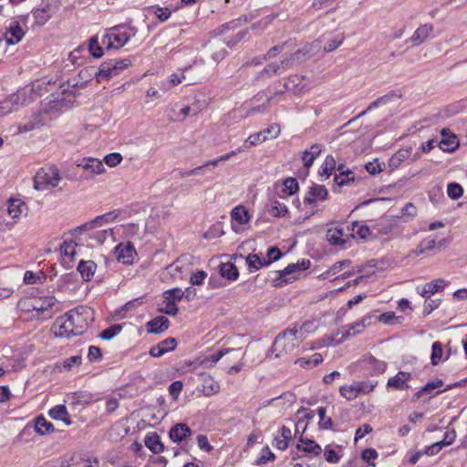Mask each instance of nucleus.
I'll return each instance as SVG.
<instances>
[{
    "instance_id": "nucleus-1",
    "label": "nucleus",
    "mask_w": 467,
    "mask_h": 467,
    "mask_svg": "<svg viewBox=\"0 0 467 467\" xmlns=\"http://www.w3.org/2000/svg\"><path fill=\"white\" fill-rule=\"evenodd\" d=\"M93 320L94 310L88 306H79L57 318L52 329L58 337L79 336L86 331Z\"/></svg>"
},
{
    "instance_id": "nucleus-2",
    "label": "nucleus",
    "mask_w": 467,
    "mask_h": 467,
    "mask_svg": "<svg viewBox=\"0 0 467 467\" xmlns=\"http://www.w3.org/2000/svg\"><path fill=\"white\" fill-rule=\"evenodd\" d=\"M307 323L303 324L297 328L296 326L288 327L280 333L275 339L273 350L276 352V357H281L295 350L306 337Z\"/></svg>"
},
{
    "instance_id": "nucleus-3",
    "label": "nucleus",
    "mask_w": 467,
    "mask_h": 467,
    "mask_svg": "<svg viewBox=\"0 0 467 467\" xmlns=\"http://www.w3.org/2000/svg\"><path fill=\"white\" fill-rule=\"evenodd\" d=\"M123 27L122 25H119L108 30L102 38V45L105 46L106 49H119L124 47L137 33V30L132 26L129 28L130 32H121L120 29Z\"/></svg>"
},
{
    "instance_id": "nucleus-4",
    "label": "nucleus",
    "mask_w": 467,
    "mask_h": 467,
    "mask_svg": "<svg viewBox=\"0 0 467 467\" xmlns=\"http://www.w3.org/2000/svg\"><path fill=\"white\" fill-rule=\"evenodd\" d=\"M61 181L57 168L46 166L39 169L34 177V187L37 191H46L57 187Z\"/></svg>"
},
{
    "instance_id": "nucleus-5",
    "label": "nucleus",
    "mask_w": 467,
    "mask_h": 467,
    "mask_svg": "<svg viewBox=\"0 0 467 467\" xmlns=\"http://www.w3.org/2000/svg\"><path fill=\"white\" fill-rule=\"evenodd\" d=\"M377 385V380L355 381L340 387L339 393L348 400H353L361 394L372 392Z\"/></svg>"
},
{
    "instance_id": "nucleus-6",
    "label": "nucleus",
    "mask_w": 467,
    "mask_h": 467,
    "mask_svg": "<svg viewBox=\"0 0 467 467\" xmlns=\"http://www.w3.org/2000/svg\"><path fill=\"white\" fill-rule=\"evenodd\" d=\"M57 303L54 296H47L43 299L35 300L32 304L27 306L26 311L32 310L36 314L34 317L37 318H50L54 314L53 307Z\"/></svg>"
},
{
    "instance_id": "nucleus-7",
    "label": "nucleus",
    "mask_w": 467,
    "mask_h": 467,
    "mask_svg": "<svg viewBox=\"0 0 467 467\" xmlns=\"http://www.w3.org/2000/svg\"><path fill=\"white\" fill-rule=\"evenodd\" d=\"M119 214H120L119 210H114V211L109 212L105 214L97 216L95 219L78 226L77 228V231L82 233V232H86V231H91L97 227H102L106 223L114 222Z\"/></svg>"
},
{
    "instance_id": "nucleus-8",
    "label": "nucleus",
    "mask_w": 467,
    "mask_h": 467,
    "mask_svg": "<svg viewBox=\"0 0 467 467\" xmlns=\"http://www.w3.org/2000/svg\"><path fill=\"white\" fill-rule=\"evenodd\" d=\"M296 57V53L290 54L289 56L285 57L280 62L271 63V64L267 65L260 72V77L261 78H269L275 74L281 73V72L290 68L293 66V61Z\"/></svg>"
},
{
    "instance_id": "nucleus-9",
    "label": "nucleus",
    "mask_w": 467,
    "mask_h": 467,
    "mask_svg": "<svg viewBox=\"0 0 467 467\" xmlns=\"http://www.w3.org/2000/svg\"><path fill=\"white\" fill-rule=\"evenodd\" d=\"M114 254L118 262L129 265L132 264L136 250L130 242L120 243L115 247Z\"/></svg>"
},
{
    "instance_id": "nucleus-10",
    "label": "nucleus",
    "mask_w": 467,
    "mask_h": 467,
    "mask_svg": "<svg viewBox=\"0 0 467 467\" xmlns=\"http://www.w3.org/2000/svg\"><path fill=\"white\" fill-rule=\"evenodd\" d=\"M25 36V31L20 26V22L16 19H12L5 28L4 34L5 40L7 45H16L19 43Z\"/></svg>"
},
{
    "instance_id": "nucleus-11",
    "label": "nucleus",
    "mask_w": 467,
    "mask_h": 467,
    "mask_svg": "<svg viewBox=\"0 0 467 467\" xmlns=\"http://www.w3.org/2000/svg\"><path fill=\"white\" fill-rule=\"evenodd\" d=\"M177 341L174 337H168L150 348V355L153 358H160L164 354L176 348Z\"/></svg>"
},
{
    "instance_id": "nucleus-12",
    "label": "nucleus",
    "mask_w": 467,
    "mask_h": 467,
    "mask_svg": "<svg viewBox=\"0 0 467 467\" xmlns=\"http://www.w3.org/2000/svg\"><path fill=\"white\" fill-rule=\"evenodd\" d=\"M327 197L328 192L324 185H314L306 193L304 202L313 205L317 201H325Z\"/></svg>"
},
{
    "instance_id": "nucleus-13",
    "label": "nucleus",
    "mask_w": 467,
    "mask_h": 467,
    "mask_svg": "<svg viewBox=\"0 0 467 467\" xmlns=\"http://www.w3.org/2000/svg\"><path fill=\"white\" fill-rule=\"evenodd\" d=\"M445 287V280L442 278H438L433 282L427 283L420 289L419 286L417 287L418 294L422 297L430 298L431 295H434L438 292H441Z\"/></svg>"
},
{
    "instance_id": "nucleus-14",
    "label": "nucleus",
    "mask_w": 467,
    "mask_h": 467,
    "mask_svg": "<svg viewBox=\"0 0 467 467\" xmlns=\"http://www.w3.org/2000/svg\"><path fill=\"white\" fill-rule=\"evenodd\" d=\"M350 232H348L347 227L338 226L327 233V239L330 244L334 245H341L347 243L348 238L350 236Z\"/></svg>"
},
{
    "instance_id": "nucleus-15",
    "label": "nucleus",
    "mask_w": 467,
    "mask_h": 467,
    "mask_svg": "<svg viewBox=\"0 0 467 467\" xmlns=\"http://www.w3.org/2000/svg\"><path fill=\"white\" fill-rule=\"evenodd\" d=\"M410 378V372L400 371L394 377L389 379L387 386L400 390L407 389H409L408 381Z\"/></svg>"
},
{
    "instance_id": "nucleus-16",
    "label": "nucleus",
    "mask_w": 467,
    "mask_h": 467,
    "mask_svg": "<svg viewBox=\"0 0 467 467\" xmlns=\"http://www.w3.org/2000/svg\"><path fill=\"white\" fill-rule=\"evenodd\" d=\"M433 31V26L431 24H424L420 26L415 32L413 33L412 36L410 37V41L412 42V45L414 47H417L423 43L425 40H427Z\"/></svg>"
},
{
    "instance_id": "nucleus-17",
    "label": "nucleus",
    "mask_w": 467,
    "mask_h": 467,
    "mask_svg": "<svg viewBox=\"0 0 467 467\" xmlns=\"http://www.w3.org/2000/svg\"><path fill=\"white\" fill-rule=\"evenodd\" d=\"M191 433L192 431L187 424L177 423L171 429L169 436L172 441L179 443L184 441Z\"/></svg>"
},
{
    "instance_id": "nucleus-18",
    "label": "nucleus",
    "mask_w": 467,
    "mask_h": 467,
    "mask_svg": "<svg viewBox=\"0 0 467 467\" xmlns=\"http://www.w3.org/2000/svg\"><path fill=\"white\" fill-rule=\"evenodd\" d=\"M169 324L170 321L166 317L158 316L146 324V328L149 333L159 334L165 331Z\"/></svg>"
},
{
    "instance_id": "nucleus-19",
    "label": "nucleus",
    "mask_w": 467,
    "mask_h": 467,
    "mask_svg": "<svg viewBox=\"0 0 467 467\" xmlns=\"http://www.w3.org/2000/svg\"><path fill=\"white\" fill-rule=\"evenodd\" d=\"M116 66L114 65L113 59H109L103 62L99 71L96 73L97 80H108L110 78L117 76V70L115 69Z\"/></svg>"
},
{
    "instance_id": "nucleus-20",
    "label": "nucleus",
    "mask_w": 467,
    "mask_h": 467,
    "mask_svg": "<svg viewBox=\"0 0 467 467\" xmlns=\"http://www.w3.org/2000/svg\"><path fill=\"white\" fill-rule=\"evenodd\" d=\"M362 363L367 369L376 374L383 373L387 368V364L384 361L379 360L371 355L364 357Z\"/></svg>"
},
{
    "instance_id": "nucleus-21",
    "label": "nucleus",
    "mask_w": 467,
    "mask_h": 467,
    "mask_svg": "<svg viewBox=\"0 0 467 467\" xmlns=\"http://www.w3.org/2000/svg\"><path fill=\"white\" fill-rule=\"evenodd\" d=\"M78 167H82L83 170L89 171L91 174H101L105 171V168L102 162L94 158H88L81 161Z\"/></svg>"
},
{
    "instance_id": "nucleus-22",
    "label": "nucleus",
    "mask_w": 467,
    "mask_h": 467,
    "mask_svg": "<svg viewBox=\"0 0 467 467\" xmlns=\"http://www.w3.org/2000/svg\"><path fill=\"white\" fill-rule=\"evenodd\" d=\"M412 149L410 147L399 150L391 156L389 161V166L391 170L397 169L404 161L411 157Z\"/></svg>"
},
{
    "instance_id": "nucleus-23",
    "label": "nucleus",
    "mask_w": 467,
    "mask_h": 467,
    "mask_svg": "<svg viewBox=\"0 0 467 467\" xmlns=\"http://www.w3.org/2000/svg\"><path fill=\"white\" fill-rule=\"evenodd\" d=\"M347 230L348 232H350L349 234L353 238L358 237L360 239H366L370 234V230L367 224L360 223L357 221L348 224Z\"/></svg>"
},
{
    "instance_id": "nucleus-24",
    "label": "nucleus",
    "mask_w": 467,
    "mask_h": 467,
    "mask_svg": "<svg viewBox=\"0 0 467 467\" xmlns=\"http://www.w3.org/2000/svg\"><path fill=\"white\" fill-rule=\"evenodd\" d=\"M442 139L439 142V147L443 151H453L459 146L458 139L453 134H447L446 130H441Z\"/></svg>"
},
{
    "instance_id": "nucleus-25",
    "label": "nucleus",
    "mask_w": 467,
    "mask_h": 467,
    "mask_svg": "<svg viewBox=\"0 0 467 467\" xmlns=\"http://www.w3.org/2000/svg\"><path fill=\"white\" fill-rule=\"evenodd\" d=\"M146 447L153 453L158 454L164 451V445L156 432H150L144 440Z\"/></svg>"
},
{
    "instance_id": "nucleus-26",
    "label": "nucleus",
    "mask_w": 467,
    "mask_h": 467,
    "mask_svg": "<svg viewBox=\"0 0 467 467\" xmlns=\"http://www.w3.org/2000/svg\"><path fill=\"white\" fill-rule=\"evenodd\" d=\"M33 16L36 25L44 26L53 16L52 6L47 4L39 8H36L34 10Z\"/></svg>"
},
{
    "instance_id": "nucleus-27",
    "label": "nucleus",
    "mask_w": 467,
    "mask_h": 467,
    "mask_svg": "<svg viewBox=\"0 0 467 467\" xmlns=\"http://www.w3.org/2000/svg\"><path fill=\"white\" fill-rule=\"evenodd\" d=\"M292 439V431L286 427L283 426L279 430V434L275 438V446L278 450L285 451L288 447L289 441Z\"/></svg>"
},
{
    "instance_id": "nucleus-28",
    "label": "nucleus",
    "mask_w": 467,
    "mask_h": 467,
    "mask_svg": "<svg viewBox=\"0 0 467 467\" xmlns=\"http://www.w3.org/2000/svg\"><path fill=\"white\" fill-rule=\"evenodd\" d=\"M48 415L56 420H62L66 425H71V420L65 405H57L51 408Z\"/></svg>"
},
{
    "instance_id": "nucleus-29",
    "label": "nucleus",
    "mask_w": 467,
    "mask_h": 467,
    "mask_svg": "<svg viewBox=\"0 0 467 467\" xmlns=\"http://www.w3.org/2000/svg\"><path fill=\"white\" fill-rule=\"evenodd\" d=\"M77 269L85 281H89L94 276V274L97 269V265L91 260H80Z\"/></svg>"
},
{
    "instance_id": "nucleus-30",
    "label": "nucleus",
    "mask_w": 467,
    "mask_h": 467,
    "mask_svg": "<svg viewBox=\"0 0 467 467\" xmlns=\"http://www.w3.org/2000/svg\"><path fill=\"white\" fill-rule=\"evenodd\" d=\"M202 380V392L205 396H213L219 392L220 385L212 376L203 374Z\"/></svg>"
},
{
    "instance_id": "nucleus-31",
    "label": "nucleus",
    "mask_w": 467,
    "mask_h": 467,
    "mask_svg": "<svg viewBox=\"0 0 467 467\" xmlns=\"http://www.w3.org/2000/svg\"><path fill=\"white\" fill-rule=\"evenodd\" d=\"M321 144H313L309 150H306L302 156L305 167L309 168L312 166L316 158L321 153Z\"/></svg>"
},
{
    "instance_id": "nucleus-32",
    "label": "nucleus",
    "mask_w": 467,
    "mask_h": 467,
    "mask_svg": "<svg viewBox=\"0 0 467 467\" xmlns=\"http://www.w3.org/2000/svg\"><path fill=\"white\" fill-rule=\"evenodd\" d=\"M245 263L249 272L251 273L255 272L264 266H266L265 265V258L257 254H248L245 258Z\"/></svg>"
},
{
    "instance_id": "nucleus-33",
    "label": "nucleus",
    "mask_w": 467,
    "mask_h": 467,
    "mask_svg": "<svg viewBox=\"0 0 467 467\" xmlns=\"http://www.w3.org/2000/svg\"><path fill=\"white\" fill-rule=\"evenodd\" d=\"M296 279V276L286 277L284 271H275L268 275V280L274 286H281L284 284L291 283Z\"/></svg>"
},
{
    "instance_id": "nucleus-34",
    "label": "nucleus",
    "mask_w": 467,
    "mask_h": 467,
    "mask_svg": "<svg viewBox=\"0 0 467 467\" xmlns=\"http://www.w3.org/2000/svg\"><path fill=\"white\" fill-rule=\"evenodd\" d=\"M300 441L303 443L297 444V449L305 452L313 453L314 455H319L322 451L321 446L316 443L312 440L301 438Z\"/></svg>"
},
{
    "instance_id": "nucleus-35",
    "label": "nucleus",
    "mask_w": 467,
    "mask_h": 467,
    "mask_svg": "<svg viewBox=\"0 0 467 467\" xmlns=\"http://www.w3.org/2000/svg\"><path fill=\"white\" fill-rule=\"evenodd\" d=\"M78 244L73 240L64 241L60 246L61 254L67 257L69 261H73L77 254Z\"/></svg>"
},
{
    "instance_id": "nucleus-36",
    "label": "nucleus",
    "mask_w": 467,
    "mask_h": 467,
    "mask_svg": "<svg viewBox=\"0 0 467 467\" xmlns=\"http://www.w3.org/2000/svg\"><path fill=\"white\" fill-rule=\"evenodd\" d=\"M26 209L25 203L19 200H10L7 206V213L12 219H17L21 216Z\"/></svg>"
},
{
    "instance_id": "nucleus-37",
    "label": "nucleus",
    "mask_w": 467,
    "mask_h": 467,
    "mask_svg": "<svg viewBox=\"0 0 467 467\" xmlns=\"http://www.w3.org/2000/svg\"><path fill=\"white\" fill-rule=\"evenodd\" d=\"M220 274L229 280H236L239 275L238 269L233 263L221 264Z\"/></svg>"
},
{
    "instance_id": "nucleus-38",
    "label": "nucleus",
    "mask_w": 467,
    "mask_h": 467,
    "mask_svg": "<svg viewBox=\"0 0 467 467\" xmlns=\"http://www.w3.org/2000/svg\"><path fill=\"white\" fill-rule=\"evenodd\" d=\"M35 430L40 435H44L54 431V426L51 422L47 421L45 417L39 416L36 420Z\"/></svg>"
},
{
    "instance_id": "nucleus-39",
    "label": "nucleus",
    "mask_w": 467,
    "mask_h": 467,
    "mask_svg": "<svg viewBox=\"0 0 467 467\" xmlns=\"http://www.w3.org/2000/svg\"><path fill=\"white\" fill-rule=\"evenodd\" d=\"M231 217L239 224H244L249 221L248 212L244 206H237L234 208L231 213Z\"/></svg>"
},
{
    "instance_id": "nucleus-40",
    "label": "nucleus",
    "mask_w": 467,
    "mask_h": 467,
    "mask_svg": "<svg viewBox=\"0 0 467 467\" xmlns=\"http://www.w3.org/2000/svg\"><path fill=\"white\" fill-rule=\"evenodd\" d=\"M303 79L304 78L299 75H293L285 81V88L295 93L301 92L304 88H299V85L302 83Z\"/></svg>"
},
{
    "instance_id": "nucleus-41",
    "label": "nucleus",
    "mask_w": 467,
    "mask_h": 467,
    "mask_svg": "<svg viewBox=\"0 0 467 467\" xmlns=\"http://www.w3.org/2000/svg\"><path fill=\"white\" fill-rule=\"evenodd\" d=\"M442 386L443 381L441 379L430 381L424 387H422L418 392L415 393V397L417 399H420L421 396L425 394H431L432 390Z\"/></svg>"
},
{
    "instance_id": "nucleus-42",
    "label": "nucleus",
    "mask_w": 467,
    "mask_h": 467,
    "mask_svg": "<svg viewBox=\"0 0 467 467\" xmlns=\"http://www.w3.org/2000/svg\"><path fill=\"white\" fill-rule=\"evenodd\" d=\"M269 213L275 217H285L288 213V209L285 203L274 201L269 209Z\"/></svg>"
},
{
    "instance_id": "nucleus-43",
    "label": "nucleus",
    "mask_w": 467,
    "mask_h": 467,
    "mask_svg": "<svg viewBox=\"0 0 467 467\" xmlns=\"http://www.w3.org/2000/svg\"><path fill=\"white\" fill-rule=\"evenodd\" d=\"M334 170H336V160L333 156L327 155L319 169V174L329 176Z\"/></svg>"
},
{
    "instance_id": "nucleus-44",
    "label": "nucleus",
    "mask_w": 467,
    "mask_h": 467,
    "mask_svg": "<svg viewBox=\"0 0 467 467\" xmlns=\"http://www.w3.org/2000/svg\"><path fill=\"white\" fill-rule=\"evenodd\" d=\"M317 411V415L319 417V422H318L319 428L324 429V430L331 429L333 426V422H332L331 418L326 416V413H327L326 408L319 407Z\"/></svg>"
},
{
    "instance_id": "nucleus-45",
    "label": "nucleus",
    "mask_w": 467,
    "mask_h": 467,
    "mask_svg": "<svg viewBox=\"0 0 467 467\" xmlns=\"http://www.w3.org/2000/svg\"><path fill=\"white\" fill-rule=\"evenodd\" d=\"M298 182L296 179L289 177L284 181L282 192L289 196L298 191Z\"/></svg>"
},
{
    "instance_id": "nucleus-46",
    "label": "nucleus",
    "mask_w": 467,
    "mask_h": 467,
    "mask_svg": "<svg viewBox=\"0 0 467 467\" xmlns=\"http://www.w3.org/2000/svg\"><path fill=\"white\" fill-rule=\"evenodd\" d=\"M267 140V136H263V133L256 132L254 134H251L245 140H244V149H249L253 146H256Z\"/></svg>"
},
{
    "instance_id": "nucleus-47",
    "label": "nucleus",
    "mask_w": 467,
    "mask_h": 467,
    "mask_svg": "<svg viewBox=\"0 0 467 467\" xmlns=\"http://www.w3.org/2000/svg\"><path fill=\"white\" fill-rule=\"evenodd\" d=\"M344 41V35L337 34L334 36L331 39H329L326 45L324 46V50L326 52H332L336 50Z\"/></svg>"
},
{
    "instance_id": "nucleus-48",
    "label": "nucleus",
    "mask_w": 467,
    "mask_h": 467,
    "mask_svg": "<svg viewBox=\"0 0 467 467\" xmlns=\"http://www.w3.org/2000/svg\"><path fill=\"white\" fill-rule=\"evenodd\" d=\"M88 49L90 54L96 58L101 57L103 56V49L99 43V38L97 36L90 37Z\"/></svg>"
},
{
    "instance_id": "nucleus-49",
    "label": "nucleus",
    "mask_w": 467,
    "mask_h": 467,
    "mask_svg": "<svg viewBox=\"0 0 467 467\" xmlns=\"http://www.w3.org/2000/svg\"><path fill=\"white\" fill-rule=\"evenodd\" d=\"M122 330V326L121 325H113V326H110L109 327L104 329L99 337L104 339V340H110L112 339L115 336L119 335Z\"/></svg>"
},
{
    "instance_id": "nucleus-50",
    "label": "nucleus",
    "mask_w": 467,
    "mask_h": 467,
    "mask_svg": "<svg viewBox=\"0 0 467 467\" xmlns=\"http://www.w3.org/2000/svg\"><path fill=\"white\" fill-rule=\"evenodd\" d=\"M442 346L439 341L432 344L431 360L432 365H438L441 362L442 357Z\"/></svg>"
},
{
    "instance_id": "nucleus-51",
    "label": "nucleus",
    "mask_w": 467,
    "mask_h": 467,
    "mask_svg": "<svg viewBox=\"0 0 467 467\" xmlns=\"http://www.w3.org/2000/svg\"><path fill=\"white\" fill-rule=\"evenodd\" d=\"M463 193L462 187L456 182H451L447 187V194L452 200L459 199Z\"/></svg>"
},
{
    "instance_id": "nucleus-52",
    "label": "nucleus",
    "mask_w": 467,
    "mask_h": 467,
    "mask_svg": "<svg viewBox=\"0 0 467 467\" xmlns=\"http://www.w3.org/2000/svg\"><path fill=\"white\" fill-rule=\"evenodd\" d=\"M113 234V231L112 229H105V230H100V231H97L95 232L91 236L90 238L92 239H95L97 244L101 245L105 243V241L112 236Z\"/></svg>"
},
{
    "instance_id": "nucleus-53",
    "label": "nucleus",
    "mask_w": 467,
    "mask_h": 467,
    "mask_svg": "<svg viewBox=\"0 0 467 467\" xmlns=\"http://www.w3.org/2000/svg\"><path fill=\"white\" fill-rule=\"evenodd\" d=\"M275 458V454L270 451L268 446L262 449L261 456L256 460L257 465H265L269 462L274 461Z\"/></svg>"
},
{
    "instance_id": "nucleus-54",
    "label": "nucleus",
    "mask_w": 467,
    "mask_h": 467,
    "mask_svg": "<svg viewBox=\"0 0 467 467\" xmlns=\"http://www.w3.org/2000/svg\"><path fill=\"white\" fill-rule=\"evenodd\" d=\"M165 299H173L175 303L182 300L184 297V292L180 287L169 289L164 292Z\"/></svg>"
},
{
    "instance_id": "nucleus-55",
    "label": "nucleus",
    "mask_w": 467,
    "mask_h": 467,
    "mask_svg": "<svg viewBox=\"0 0 467 467\" xmlns=\"http://www.w3.org/2000/svg\"><path fill=\"white\" fill-rule=\"evenodd\" d=\"M281 256H282V253L280 252V250L275 246H272L267 250V253H266L267 259L265 258V265L266 266H268L273 262L277 261Z\"/></svg>"
},
{
    "instance_id": "nucleus-56",
    "label": "nucleus",
    "mask_w": 467,
    "mask_h": 467,
    "mask_svg": "<svg viewBox=\"0 0 467 467\" xmlns=\"http://www.w3.org/2000/svg\"><path fill=\"white\" fill-rule=\"evenodd\" d=\"M354 180L355 176L352 171H347L345 176L335 175L334 177L335 183L339 187L348 185L350 182H353Z\"/></svg>"
},
{
    "instance_id": "nucleus-57",
    "label": "nucleus",
    "mask_w": 467,
    "mask_h": 467,
    "mask_svg": "<svg viewBox=\"0 0 467 467\" xmlns=\"http://www.w3.org/2000/svg\"><path fill=\"white\" fill-rule=\"evenodd\" d=\"M362 330L363 329H361V321L358 320L345 327V333L343 334V337L346 338L350 336H354L358 333H360Z\"/></svg>"
},
{
    "instance_id": "nucleus-58",
    "label": "nucleus",
    "mask_w": 467,
    "mask_h": 467,
    "mask_svg": "<svg viewBox=\"0 0 467 467\" xmlns=\"http://www.w3.org/2000/svg\"><path fill=\"white\" fill-rule=\"evenodd\" d=\"M421 244H422L423 249H425L426 252L435 249L437 245L439 248H443L445 246L444 240H441L437 243L432 238H426L421 241Z\"/></svg>"
},
{
    "instance_id": "nucleus-59",
    "label": "nucleus",
    "mask_w": 467,
    "mask_h": 467,
    "mask_svg": "<svg viewBox=\"0 0 467 467\" xmlns=\"http://www.w3.org/2000/svg\"><path fill=\"white\" fill-rule=\"evenodd\" d=\"M441 305L440 299H430L426 298L424 305H423V310L422 313L424 316L430 315L434 309L438 308Z\"/></svg>"
},
{
    "instance_id": "nucleus-60",
    "label": "nucleus",
    "mask_w": 467,
    "mask_h": 467,
    "mask_svg": "<svg viewBox=\"0 0 467 467\" xmlns=\"http://www.w3.org/2000/svg\"><path fill=\"white\" fill-rule=\"evenodd\" d=\"M45 276L38 275L32 271H26L24 275V282L27 285L41 284Z\"/></svg>"
},
{
    "instance_id": "nucleus-61",
    "label": "nucleus",
    "mask_w": 467,
    "mask_h": 467,
    "mask_svg": "<svg viewBox=\"0 0 467 467\" xmlns=\"http://www.w3.org/2000/svg\"><path fill=\"white\" fill-rule=\"evenodd\" d=\"M166 306L160 309L161 313L169 316H176L179 312V308L173 299H166Z\"/></svg>"
},
{
    "instance_id": "nucleus-62",
    "label": "nucleus",
    "mask_w": 467,
    "mask_h": 467,
    "mask_svg": "<svg viewBox=\"0 0 467 467\" xmlns=\"http://www.w3.org/2000/svg\"><path fill=\"white\" fill-rule=\"evenodd\" d=\"M152 10L161 22L167 21L171 15V12L168 7H152Z\"/></svg>"
},
{
    "instance_id": "nucleus-63",
    "label": "nucleus",
    "mask_w": 467,
    "mask_h": 467,
    "mask_svg": "<svg viewBox=\"0 0 467 467\" xmlns=\"http://www.w3.org/2000/svg\"><path fill=\"white\" fill-rule=\"evenodd\" d=\"M121 161L122 156L118 152L109 153L104 157V161L109 167L117 166L119 163H120Z\"/></svg>"
},
{
    "instance_id": "nucleus-64",
    "label": "nucleus",
    "mask_w": 467,
    "mask_h": 467,
    "mask_svg": "<svg viewBox=\"0 0 467 467\" xmlns=\"http://www.w3.org/2000/svg\"><path fill=\"white\" fill-rule=\"evenodd\" d=\"M275 18V16H266L263 17L258 22L254 23L252 26L253 30H264L268 25H270L273 20Z\"/></svg>"
}]
</instances>
